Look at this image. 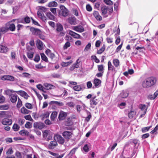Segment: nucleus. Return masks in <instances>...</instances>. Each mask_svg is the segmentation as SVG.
Wrapping results in <instances>:
<instances>
[{"label":"nucleus","instance_id":"nucleus-1","mask_svg":"<svg viewBox=\"0 0 158 158\" xmlns=\"http://www.w3.org/2000/svg\"><path fill=\"white\" fill-rule=\"evenodd\" d=\"M156 81L155 77H150L145 79L143 82L142 86L143 88H149L154 85Z\"/></svg>","mask_w":158,"mask_h":158},{"label":"nucleus","instance_id":"nucleus-2","mask_svg":"<svg viewBox=\"0 0 158 158\" xmlns=\"http://www.w3.org/2000/svg\"><path fill=\"white\" fill-rule=\"evenodd\" d=\"M101 10L102 14L104 15H106L108 11L109 14H111L113 11V7H109L105 5H104L101 7Z\"/></svg>","mask_w":158,"mask_h":158},{"label":"nucleus","instance_id":"nucleus-3","mask_svg":"<svg viewBox=\"0 0 158 158\" xmlns=\"http://www.w3.org/2000/svg\"><path fill=\"white\" fill-rule=\"evenodd\" d=\"M54 139L55 141H57L60 144H63L64 142V139L60 135L58 134L55 135Z\"/></svg>","mask_w":158,"mask_h":158},{"label":"nucleus","instance_id":"nucleus-4","mask_svg":"<svg viewBox=\"0 0 158 158\" xmlns=\"http://www.w3.org/2000/svg\"><path fill=\"white\" fill-rule=\"evenodd\" d=\"M73 133L71 131H64L62 133V136L67 140H69L72 137Z\"/></svg>","mask_w":158,"mask_h":158},{"label":"nucleus","instance_id":"nucleus-5","mask_svg":"<svg viewBox=\"0 0 158 158\" xmlns=\"http://www.w3.org/2000/svg\"><path fill=\"white\" fill-rule=\"evenodd\" d=\"M108 73H110V72H112L114 74H115L116 71L114 67L112 65L111 62L109 61L108 63Z\"/></svg>","mask_w":158,"mask_h":158},{"label":"nucleus","instance_id":"nucleus-6","mask_svg":"<svg viewBox=\"0 0 158 158\" xmlns=\"http://www.w3.org/2000/svg\"><path fill=\"white\" fill-rule=\"evenodd\" d=\"M6 23L8 31L9 30L11 31H14L15 30V26L14 23H11L10 22H9Z\"/></svg>","mask_w":158,"mask_h":158},{"label":"nucleus","instance_id":"nucleus-7","mask_svg":"<svg viewBox=\"0 0 158 158\" xmlns=\"http://www.w3.org/2000/svg\"><path fill=\"white\" fill-rule=\"evenodd\" d=\"M80 62L81 61L79 59H77L76 62L71 66L70 69V70L73 71L75 68H78L80 66Z\"/></svg>","mask_w":158,"mask_h":158},{"label":"nucleus","instance_id":"nucleus-8","mask_svg":"<svg viewBox=\"0 0 158 158\" xmlns=\"http://www.w3.org/2000/svg\"><path fill=\"white\" fill-rule=\"evenodd\" d=\"M60 7L62 15L64 17L67 16L68 15V10L63 5H60Z\"/></svg>","mask_w":158,"mask_h":158},{"label":"nucleus","instance_id":"nucleus-9","mask_svg":"<svg viewBox=\"0 0 158 158\" xmlns=\"http://www.w3.org/2000/svg\"><path fill=\"white\" fill-rule=\"evenodd\" d=\"M72 29L73 30L80 33L84 31V27L81 25L73 26L72 27Z\"/></svg>","mask_w":158,"mask_h":158},{"label":"nucleus","instance_id":"nucleus-10","mask_svg":"<svg viewBox=\"0 0 158 158\" xmlns=\"http://www.w3.org/2000/svg\"><path fill=\"white\" fill-rule=\"evenodd\" d=\"M1 79L3 81H14L15 80V77L11 75H4L2 77Z\"/></svg>","mask_w":158,"mask_h":158},{"label":"nucleus","instance_id":"nucleus-11","mask_svg":"<svg viewBox=\"0 0 158 158\" xmlns=\"http://www.w3.org/2000/svg\"><path fill=\"white\" fill-rule=\"evenodd\" d=\"M12 123V120L8 118L3 119L2 121V123L4 125H10Z\"/></svg>","mask_w":158,"mask_h":158},{"label":"nucleus","instance_id":"nucleus-12","mask_svg":"<svg viewBox=\"0 0 158 158\" xmlns=\"http://www.w3.org/2000/svg\"><path fill=\"white\" fill-rule=\"evenodd\" d=\"M69 34L73 37L76 39L80 38L81 36L79 34L71 30H69Z\"/></svg>","mask_w":158,"mask_h":158},{"label":"nucleus","instance_id":"nucleus-13","mask_svg":"<svg viewBox=\"0 0 158 158\" xmlns=\"http://www.w3.org/2000/svg\"><path fill=\"white\" fill-rule=\"evenodd\" d=\"M18 96L16 94H11L10 96V98L11 102L15 103L17 100Z\"/></svg>","mask_w":158,"mask_h":158},{"label":"nucleus","instance_id":"nucleus-14","mask_svg":"<svg viewBox=\"0 0 158 158\" xmlns=\"http://www.w3.org/2000/svg\"><path fill=\"white\" fill-rule=\"evenodd\" d=\"M36 44L37 48L40 50H42L43 48V44L42 42L39 39L36 41Z\"/></svg>","mask_w":158,"mask_h":158},{"label":"nucleus","instance_id":"nucleus-15","mask_svg":"<svg viewBox=\"0 0 158 158\" xmlns=\"http://www.w3.org/2000/svg\"><path fill=\"white\" fill-rule=\"evenodd\" d=\"M77 110L78 112H80L82 110H84L85 109L86 106L83 103H81V105H77L76 106Z\"/></svg>","mask_w":158,"mask_h":158},{"label":"nucleus","instance_id":"nucleus-16","mask_svg":"<svg viewBox=\"0 0 158 158\" xmlns=\"http://www.w3.org/2000/svg\"><path fill=\"white\" fill-rule=\"evenodd\" d=\"M50 135H52V133L50 130H46L43 131V136L44 139Z\"/></svg>","mask_w":158,"mask_h":158},{"label":"nucleus","instance_id":"nucleus-17","mask_svg":"<svg viewBox=\"0 0 158 158\" xmlns=\"http://www.w3.org/2000/svg\"><path fill=\"white\" fill-rule=\"evenodd\" d=\"M34 127L41 129L44 127L43 124L41 123L36 122L34 123Z\"/></svg>","mask_w":158,"mask_h":158},{"label":"nucleus","instance_id":"nucleus-18","mask_svg":"<svg viewBox=\"0 0 158 158\" xmlns=\"http://www.w3.org/2000/svg\"><path fill=\"white\" fill-rule=\"evenodd\" d=\"M66 116V114L65 112L63 111H60L59 116V118L60 120H63Z\"/></svg>","mask_w":158,"mask_h":158},{"label":"nucleus","instance_id":"nucleus-19","mask_svg":"<svg viewBox=\"0 0 158 158\" xmlns=\"http://www.w3.org/2000/svg\"><path fill=\"white\" fill-rule=\"evenodd\" d=\"M8 49L5 46L0 44V52L5 53L8 51Z\"/></svg>","mask_w":158,"mask_h":158},{"label":"nucleus","instance_id":"nucleus-20","mask_svg":"<svg viewBox=\"0 0 158 158\" xmlns=\"http://www.w3.org/2000/svg\"><path fill=\"white\" fill-rule=\"evenodd\" d=\"M43 86H44V89L47 90L51 89L54 86L50 84L47 83H44L43 84Z\"/></svg>","mask_w":158,"mask_h":158},{"label":"nucleus","instance_id":"nucleus-21","mask_svg":"<svg viewBox=\"0 0 158 158\" xmlns=\"http://www.w3.org/2000/svg\"><path fill=\"white\" fill-rule=\"evenodd\" d=\"M129 94L127 91L125 90L123 91L120 94V96L123 98H126L128 96Z\"/></svg>","mask_w":158,"mask_h":158},{"label":"nucleus","instance_id":"nucleus-22","mask_svg":"<svg viewBox=\"0 0 158 158\" xmlns=\"http://www.w3.org/2000/svg\"><path fill=\"white\" fill-rule=\"evenodd\" d=\"M130 142L131 144H132L133 143H134L135 146H136L137 145V147L139 146V140L136 139H131L130 141Z\"/></svg>","mask_w":158,"mask_h":158},{"label":"nucleus","instance_id":"nucleus-23","mask_svg":"<svg viewBox=\"0 0 158 158\" xmlns=\"http://www.w3.org/2000/svg\"><path fill=\"white\" fill-rule=\"evenodd\" d=\"M63 30V26L60 23H58L56 24V30L57 31L60 32Z\"/></svg>","mask_w":158,"mask_h":158},{"label":"nucleus","instance_id":"nucleus-24","mask_svg":"<svg viewBox=\"0 0 158 158\" xmlns=\"http://www.w3.org/2000/svg\"><path fill=\"white\" fill-rule=\"evenodd\" d=\"M20 112L23 114H26L29 113L30 110H28L23 106L21 109Z\"/></svg>","mask_w":158,"mask_h":158},{"label":"nucleus","instance_id":"nucleus-25","mask_svg":"<svg viewBox=\"0 0 158 158\" xmlns=\"http://www.w3.org/2000/svg\"><path fill=\"white\" fill-rule=\"evenodd\" d=\"M69 23L71 25H75L76 23V19L72 17L69 18L68 19Z\"/></svg>","mask_w":158,"mask_h":158},{"label":"nucleus","instance_id":"nucleus-26","mask_svg":"<svg viewBox=\"0 0 158 158\" xmlns=\"http://www.w3.org/2000/svg\"><path fill=\"white\" fill-rule=\"evenodd\" d=\"M49 113L48 111H46L43 113L41 115L42 119L43 120L44 119L48 118L49 115Z\"/></svg>","mask_w":158,"mask_h":158},{"label":"nucleus","instance_id":"nucleus-27","mask_svg":"<svg viewBox=\"0 0 158 158\" xmlns=\"http://www.w3.org/2000/svg\"><path fill=\"white\" fill-rule=\"evenodd\" d=\"M136 113L135 111H131L128 114V116L130 118H135Z\"/></svg>","mask_w":158,"mask_h":158},{"label":"nucleus","instance_id":"nucleus-28","mask_svg":"<svg viewBox=\"0 0 158 158\" xmlns=\"http://www.w3.org/2000/svg\"><path fill=\"white\" fill-rule=\"evenodd\" d=\"M50 103L51 104H55L59 106H62L63 105V102H61L52 101L50 102Z\"/></svg>","mask_w":158,"mask_h":158},{"label":"nucleus","instance_id":"nucleus-29","mask_svg":"<svg viewBox=\"0 0 158 158\" xmlns=\"http://www.w3.org/2000/svg\"><path fill=\"white\" fill-rule=\"evenodd\" d=\"M57 6V3L54 1L51 2L48 4L49 7H56Z\"/></svg>","mask_w":158,"mask_h":158},{"label":"nucleus","instance_id":"nucleus-30","mask_svg":"<svg viewBox=\"0 0 158 158\" xmlns=\"http://www.w3.org/2000/svg\"><path fill=\"white\" fill-rule=\"evenodd\" d=\"M34 54V52L29 51L27 53V56L28 58L30 60H32Z\"/></svg>","mask_w":158,"mask_h":158},{"label":"nucleus","instance_id":"nucleus-31","mask_svg":"<svg viewBox=\"0 0 158 158\" xmlns=\"http://www.w3.org/2000/svg\"><path fill=\"white\" fill-rule=\"evenodd\" d=\"M96 97H92L91 98L90 101V103L91 105H96L97 104V102L96 100L97 99L95 100Z\"/></svg>","mask_w":158,"mask_h":158},{"label":"nucleus","instance_id":"nucleus-32","mask_svg":"<svg viewBox=\"0 0 158 158\" xmlns=\"http://www.w3.org/2000/svg\"><path fill=\"white\" fill-rule=\"evenodd\" d=\"M101 83V81L100 80L95 78L94 80V84L95 86H98Z\"/></svg>","mask_w":158,"mask_h":158},{"label":"nucleus","instance_id":"nucleus-33","mask_svg":"<svg viewBox=\"0 0 158 158\" xmlns=\"http://www.w3.org/2000/svg\"><path fill=\"white\" fill-rule=\"evenodd\" d=\"M113 63L116 67H118L119 65V61L117 59H115L113 60Z\"/></svg>","mask_w":158,"mask_h":158},{"label":"nucleus","instance_id":"nucleus-34","mask_svg":"<svg viewBox=\"0 0 158 158\" xmlns=\"http://www.w3.org/2000/svg\"><path fill=\"white\" fill-rule=\"evenodd\" d=\"M57 113L56 111L53 112L51 115V118L52 120L54 121L57 116Z\"/></svg>","mask_w":158,"mask_h":158},{"label":"nucleus","instance_id":"nucleus-35","mask_svg":"<svg viewBox=\"0 0 158 158\" xmlns=\"http://www.w3.org/2000/svg\"><path fill=\"white\" fill-rule=\"evenodd\" d=\"M19 133L22 136L28 135H29L28 132L26 130H23L20 131Z\"/></svg>","mask_w":158,"mask_h":158},{"label":"nucleus","instance_id":"nucleus-36","mask_svg":"<svg viewBox=\"0 0 158 158\" xmlns=\"http://www.w3.org/2000/svg\"><path fill=\"white\" fill-rule=\"evenodd\" d=\"M8 31L6 23L5 24L4 27H2L0 28V31L2 32H6Z\"/></svg>","mask_w":158,"mask_h":158},{"label":"nucleus","instance_id":"nucleus-37","mask_svg":"<svg viewBox=\"0 0 158 158\" xmlns=\"http://www.w3.org/2000/svg\"><path fill=\"white\" fill-rule=\"evenodd\" d=\"M140 108L143 112L146 113L148 107L145 105H141L140 106Z\"/></svg>","mask_w":158,"mask_h":158},{"label":"nucleus","instance_id":"nucleus-38","mask_svg":"<svg viewBox=\"0 0 158 158\" xmlns=\"http://www.w3.org/2000/svg\"><path fill=\"white\" fill-rule=\"evenodd\" d=\"M47 16L50 19L52 20H54L55 19L54 16L52 15L50 12H48L46 13Z\"/></svg>","mask_w":158,"mask_h":158},{"label":"nucleus","instance_id":"nucleus-39","mask_svg":"<svg viewBox=\"0 0 158 158\" xmlns=\"http://www.w3.org/2000/svg\"><path fill=\"white\" fill-rule=\"evenodd\" d=\"M73 61L70 60L67 62H62L61 63V65L63 67L67 66L72 63Z\"/></svg>","mask_w":158,"mask_h":158},{"label":"nucleus","instance_id":"nucleus-40","mask_svg":"<svg viewBox=\"0 0 158 158\" xmlns=\"http://www.w3.org/2000/svg\"><path fill=\"white\" fill-rule=\"evenodd\" d=\"M126 104L125 102H122L118 104V106L121 109H123L125 108Z\"/></svg>","mask_w":158,"mask_h":158},{"label":"nucleus","instance_id":"nucleus-41","mask_svg":"<svg viewBox=\"0 0 158 158\" xmlns=\"http://www.w3.org/2000/svg\"><path fill=\"white\" fill-rule=\"evenodd\" d=\"M21 76L23 77L27 78H29L31 77V74L28 73L26 72L23 73Z\"/></svg>","mask_w":158,"mask_h":158},{"label":"nucleus","instance_id":"nucleus-42","mask_svg":"<svg viewBox=\"0 0 158 158\" xmlns=\"http://www.w3.org/2000/svg\"><path fill=\"white\" fill-rule=\"evenodd\" d=\"M9 105H4L0 106V110H7L9 108Z\"/></svg>","mask_w":158,"mask_h":158},{"label":"nucleus","instance_id":"nucleus-43","mask_svg":"<svg viewBox=\"0 0 158 158\" xmlns=\"http://www.w3.org/2000/svg\"><path fill=\"white\" fill-rule=\"evenodd\" d=\"M40 55H41V59L43 60H44L46 62H48V58L44 53H41Z\"/></svg>","mask_w":158,"mask_h":158},{"label":"nucleus","instance_id":"nucleus-44","mask_svg":"<svg viewBox=\"0 0 158 158\" xmlns=\"http://www.w3.org/2000/svg\"><path fill=\"white\" fill-rule=\"evenodd\" d=\"M22 106V101L18 98V102L16 105L17 108H19Z\"/></svg>","mask_w":158,"mask_h":158},{"label":"nucleus","instance_id":"nucleus-45","mask_svg":"<svg viewBox=\"0 0 158 158\" xmlns=\"http://www.w3.org/2000/svg\"><path fill=\"white\" fill-rule=\"evenodd\" d=\"M20 127L17 124H14L13 126V130L15 131H18Z\"/></svg>","mask_w":158,"mask_h":158},{"label":"nucleus","instance_id":"nucleus-46","mask_svg":"<svg viewBox=\"0 0 158 158\" xmlns=\"http://www.w3.org/2000/svg\"><path fill=\"white\" fill-rule=\"evenodd\" d=\"M7 112L6 111H2L0 112V119L6 117Z\"/></svg>","mask_w":158,"mask_h":158},{"label":"nucleus","instance_id":"nucleus-47","mask_svg":"<svg viewBox=\"0 0 158 158\" xmlns=\"http://www.w3.org/2000/svg\"><path fill=\"white\" fill-rule=\"evenodd\" d=\"M57 143L56 141H52L50 142L49 147L52 148L53 147H55L57 146Z\"/></svg>","mask_w":158,"mask_h":158},{"label":"nucleus","instance_id":"nucleus-48","mask_svg":"<svg viewBox=\"0 0 158 158\" xmlns=\"http://www.w3.org/2000/svg\"><path fill=\"white\" fill-rule=\"evenodd\" d=\"M158 130V124L156 126L154 129L152 130L151 132L152 134H156L157 133V131Z\"/></svg>","mask_w":158,"mask_h":158},{"label":"nucleus","instance_id":"nucleus-49","mask_svg":"<svg viewBox=\"0 0 158 158\" xmlns=\"http://www.w3.org/2000/svg\"><path fill=\"white\" fill-rule=\"evenodd\" d=\"M37 88L40 90H41L42 91H44V86H43L41 84H39L38 85H36Z\"/></svg>","mask_w":158,"mask_h":158},{"label":"nucleus","instance_id":"nucleus-50","mask_svg":"<svg viewBox=\"0 0 158 158\" xmlns=\"http://www.w3.org/2000/svg\"><path fill=\"white\" fill-rule=\"evenodd\" d=\"M105 48V46L103 45L100 49L98 50L97 52V53L98 54H101L104 52Z\"/></svg>","mask_w":158,"mask_h":158},{"label":"nucleus","instance_id":"nucleus-51","mask_svg":"<svg viewBox=\"0 0 158 158\" xmlns=\"http://www.w3.org/2000/svg\"><path fill=\"white\" fill-rule=\"evenodd\" d=\"M87 113L89 114L88 116L85 119V121L88 122L89 121L90 119L91 118L92 116L90 113L89 111H87Z\"/></svg>","mask_w":158,"mask_h":158},{"label":"nucleus","instance_id":"nucleus-52","mask_svg":"<svg viewBox=\"0 0 158 158\" xmlns=\"http://www.w3.org/2000/svg\"><path fill=\"white\" fill-rule=\"evenodd\" d=\"M152 127V126H150L149 127H143L142 129V131L143 132H145L149 131V129Z\"/></svg>","mask_w":158,"mask_h":158},{"label":"nucleus","instance_id":"nucleus-53","mask_svg":"<svg viewBox=\"0 0 158 158\" xmlns=\"http://www.w3.org/2000/svg\"><path fill=\"white\" fill-rule=\"evenodd\" d=\"M37 15L40 19L44 16L43 12L40 10L38 11L37 12Z\"/></svg>","mask_w":158,"mask_h":158},{"label":"nucleus","instance_id":"nucleus-54","mask_svg":"<svg viewBox=\"0 0 158 158\" xmlns=\"http://www.w3.org/2000/svg\"><path fill=\"white\" fill-rule=\"evenodd\" d=\"M81 89V86L80 85H76L73 87L74 89L76 91H80Z\"/></svg>","mask_w":158,"mask_h":158},{"label":"nucleus","instance_id":"nucleus-55","mask_svg":"<svg viewBox=\"0 0 158 158\" xmlns=\"http://www.w3.org/2000/svg\"><path fill=\"white\" fill-rule=\"evenodd\" d=\"M104 2L107 5L110 6L112 5L113 4V2L110 0H104Z\"/></svg>","mask_w":158,"mask_h":158},{"label":"nucleus","instance_id":"nucleus-56","mask_svg":"<svg viewBox=\"0 0 158 158\" xmlns=\"http://www.w3.org/2000/svg\"><path fill=\"white\" fill-rule=\"evenodd\" d=\"M83 150L85 152H87L89 151V147L87 144H85L82 148Z\"/></svg>","mask_w":158,"mask_h":158},{"label":"nucleus","instance_id":"nucleus-57","mask_svg":"<svg viewBox=\"0 0 158 158\" xmlns=\"http://www.w3.org/2000/svg\"><path fill=\"white\" fill-rule=\"evenodd\" d=\"M32 124L30 122H27L25 124V127L27 128H30L32 127Z\"/></svg>","mask_w":158,"mask_h":158},{"label":"nucleus","instance_id":"nucleus-58","mask_svg":"<svg viewBox=\"0 0 158 158\" xmlns=\"http://www.w3.org/2000/svg\"><path fill=\"white\" fill-rule=\"evenodd\" d=\"M13 92H16L18 94L20 95L22 97L23 96V95H24V94L26 92L25 91H22V90H19V91H13Z\"/></svg>","mask_w":158,"mask_h":158},{"label":"nucleus","instance_id":"nucleus-59","mask_svg":"<svg viewBox=\"0 0 158 158\" xmlns=\"http://www.w3.org/2000/svg\"><path fill=\"white\" fill-rule=\"evenodd\" d=\"M25 106L28 109H31L33 108L31 104L29 103H26Z\"/></svg>","mask_w":158,"mask_h":158},{"label":"nucleus","instance_id":"nucleus-60","mask_svg":"<svg viewBox=\"0 0 158 158\" xmlns=\"http://www.w3.org/2000/svg\"><path fill=\"white\" fill-rule=\"evenodd\" d=\"M98 70L99 71L103 72L104 70L103 65L102 64L98 65Z\"/></svg>","mask_w":158,"mask_h":158},{"label":"nucleus","instance_id":"nucleus-61","mask_svg":"<svg viewBox=\"0 0 158 158\" xmlns=\"http://www.w3.org/2000/svg\"><path fill=\"white\" fill-rule=\"evenodd\" d=\"M13 151L12 148H10L6 152V154L7 155H10L13 154Z\"/></svg>","mask_w":158,"mask_h":158},{"label":"nucleus","instance_id":"nucleus-62","mask_svg":"<svg viewBox=\"0 0 158 158\" xmlns=\"http://www.w3.org/2000/svg\"><path fill=\"white\" fill-rule=\"evenodd\" d=\"M40 59V56L39 55L36 54L34 58V60L36 62H38L39 61Z\"/></svg>","mask_w":158,"mask_h":158},{"label":"nucleus","instance_id":"nucleus-63","mask_svg":"<svg viewBox=\"0 0 158 158\" xmlns=\"http://www.w3.org/2000/svg\"><path fill=\"white\" fill-rule=\"evenodd\" d=\"M91 46V44L90 43H89L88 44L86 45L84 50L85 51H88L90 48Z\"/></svg>","mask_w":158,"mask_h":158},{"label":"nucleus","instance_id":"nucleus-64","mask_svg":"<svg viewBox=\"0 0 158 158\" xmlns=\"http://www.w3.org/2000/svg\"><path fill=\"white\" fill-rule=\"evenodd\" d=\"M24 118L27 120H28L31 121L32 119L30 115L24 116Z\"/></svg>","mask_w":158,"mask_h":158}]
</instances>
